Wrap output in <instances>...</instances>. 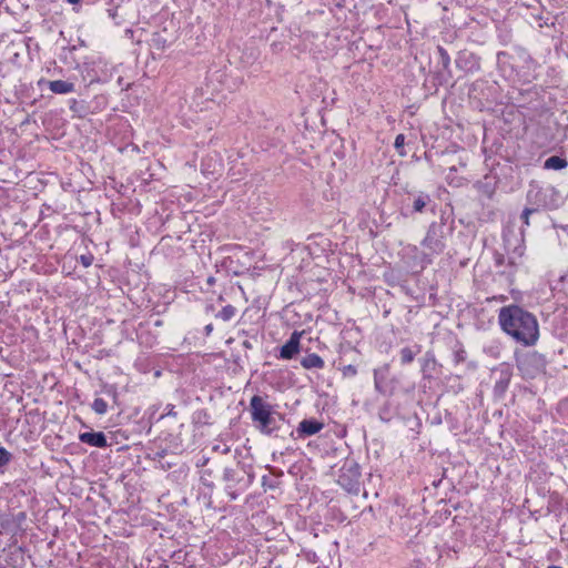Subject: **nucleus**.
Returning <instances> with one entry per match:
<instances>
[{"instance_id": "obj_20", "label": "nucleus", "mask_w": 568, "mask_h": 568, "mask_svg": "<svg viewBox=\"0 0 568 568\" xmlns=\"http://www.w3.org/2000/svg\"><path fill=\"white\" fill-rule=\"evenodd\" d=\"M425 205H426V202H425V200L422 196L415 199V201H414V210L416 212H420L425 207Z\"/></svg>"}, {"instance_id": "obj_2", "label": "nucleus", "mask_w": 568, "mask_h": 568, "mask_svg": "<svg viewBox=\"0 0 568 568\" xmlns=\"http://www.w3.org/2000/svg\"><path fill=\"white\" fill-rule=\"evenodd\" d=\"M445 227L443 224L432 223L427 230L426 236L422 241V252L419 256V266L425 268L430 264L435 256L442 254L446 247Z\"/></svg>"}, {"instance_id": "obj_6", "label": "nucleus", "mask_w": 568, "mask_h": 568, "mask_svg": "<svg viewBox=\"0 0 568 568\" xmlns=\"http://www.w3.org/2000/svg\"><path fill=\"white\" fill-rule=\"evenodd\" d=\"M82 72L84 81H88L89 84L94 82H108L111 79L106 63L102 60L85 64Z\"/></svg>"}, {"instance_id": "obj_21", "label": "nucleus", "mask_w": 568, "mask_h": 568, "mask_svg": "<svg viewBox=\"0 0 568 568\" xmlns=\"http://www.w3.org/2000/svg\"><path fill=\"white\" fill-rule=\"evenodd\" d=\"M534 212V210L526 207L521 213V220L526 226L529 225V216Z\"/></svg>"}, {"instance_id": "obj_29", "label": "nucleus", "mask_w": 568, "mask_h": 568, "mask_svg": "<svg viewBox=\"0 0 568 568\" xmlns=\"http://www.w3.org/2000/svg\"><path fill=\"white\" fill-rule=\"evenodd\" d=\"M67 2L71 3V0H67Z\"/></svg>"}, {"instance_id": "obj_12", "label": "nucleus", "mask_w": 568, "mask_h": 568, "mask_svg": "<svg viewBox=\"0 0 568 568\" xmlns=\"http://www.w3.org/2000/svg\"><path fill=\"white\" fill-rule=\"evenodd\" d=\"M49 88L53 93L64 94L71 92V83L62 80H54L49 82Z\"/></svg>"}, {"instance_id": "obj_23", "label": "nucleus", "mask_w": 568, "mask_h": 568, "mask_svg": "<svg viewBox=\"0 0 568 568\" xmlns=\"http://www.w3.org/2000/svg\"><path fill=\"white\" fill-rule=\"evenodd\" d=\"M235 471L232 468H225L223 473V478L226 481H231L234 479Z\"/></svg>"}, {"instance_id": "obj_19", "label": "nucleus", "mask_w": 568, "mask_h": 568, "mask_svg": "<svg viewBox=\"0 0 568 568\" xmlns=\"http://www.w3.org/2000/svg\"><path fill=\"white\" fill-rule=\"evenodd\" d=\"M436 365V361L433 356L427 355L424 359L423 364V372H426L427 369L434 368Z\"/></svg>"}, {"instance_id": "obj_28", "label": "nucleus", "mask_w": 568, "mask_h": 568, "mask_svg": "<svg viewBox=\"0 0 568 568\" xmlns=\"http://www.w3.org/2000/svg\"><path fill=\"white\" fill-rule=\"evenodd\" d=\"M78 1H79V0H73V6H74L75 3H78Z\"/></svg>"}, {"instance_id": "obj_5", "label": "nucleus", "mask_w": 568, "mask_h": 568, "mask_svg": "<svg viewBox=\"0 0 568 568\" xmlns=\"http://www.w3.org/2000/svg\"><path fill=\"white\" fill-rule=\"evenodd\" d=\"M44 125L53 140H60L67 136L69 121L62 110L50 111L45 115Z\"/></svg>"}, {"instance_id": "obj_4", "label": "nucleus", "mask_w": 568, "mask_h": 568, "mask_svg": "<svg viewBox=\"0 0 568 568\" xmlns=\"http://www.w3.org/2000/svg\"><path fill=\"white\" fill-rule=\"evenodd\" d=\"M30 556L17 544H11L0 551V568H26Z\"/></svg>"}, {"instance_id": "obj_15", "label": "nucleus", "mask_w": 568, "mask_h": 568, "mask_svg": "<svg viewBox=\"0 0 568 568\" xmlns=\"http://www.w3.org/2000/svg\"><path fill=\"white\" fill-rule=\"evenodd\" d=\"M419 352V348L417 351H413L409 347H404L400 349V361L402 364H409L414 361L416 354Z\"/></svg>"}, {"instance_id": "obj_8", "label": "nucleus", "mask_w": 568, "mask_h": 568, "mask_svg": "<svg viewBox=\"0 0 568 568\" xmlns=\"http://www.w3.org/2000/svg\"><path fill=\"white\" fill-rule=\"evenodd\" d=\"M79 439L92 447L104 448L108 446L106 437L102 432H87L79 435Z\"/></svg>"}, {"instance_id": "obj_3", "label": "nucleus", "mask_w": 568, "mask_h": 568, "mask_svg": "<svg viewBox=\"0 0 568 568\" xmlns=\"http://www.w3.org/2000/svg\"><path fill=\"white\" fill-rule=\"evenodd\" d=\"M250 412L252 420L256 424L257 429L263 434H271L274 422V418L272 417V406L262 397L255 395L250 400Z\"/></svg>"}, {"instance_id": "obj_22", "label": "nucleus", "mask_w": 568, "mask_h": 568, "mask_svg": "<svg viewBox=\"0 0 568 568\" xmlns=\"http://www.w3.org/2000/svg\"><path fill=\"white\" fill-rule=\"evenodd\" d=\"M57 486H58V489H59L60 491H62V490H64V489H65V490H68V486H69V480H68V478H67V477H61V478L58 480Z\"/></svg>"}, {"instance_id": "obj_9", "label": "nucleus", "mask_w": 568, "mask_h": 568, "mask_svg": "<svg viewBox=\"0 0 568 568\" xmlns=\"http://www.w3.org/2000/svg\"><path fill=\"white\" fill-rule=\"evenodd\" d=\"M323 424L315 419H303L297 428L300 435L312 436L321 432Z\"/></svg>"}, {"instance_id": "obj_13", "label": "nucleus", "mask_w": 568, "mask_h": 568, "mask_svg": "<svg viewBox=\"0 0 568 568\" xmlns=\"http://www.w3.org/2000/svg\"><path fill=\"white\" fill-rule=\"evenodd\" d=\"M235 314L236 308L232 305H226L216 314V317L224 322H229L235 316Z\"/></svg>"}, {"instance_id": "obj_16", "label": "nucleus", "mask_w": 568, "mask_h": 568, "mask_svg": "<svg viewBox=\"0 0 568 568\" xmlns=\"http://www.w3.org/2000/svg\"><path fill=\"white\" fill-rule=\"evenodd\" d=\"M92 409L98 415H104L108 412V403L103 398H95L92 403Z\"/></svg>"}, {"instance_id": "obj_24", "label": "nucleus", "mask_w": 568, "mask_h": 568, "mask_svg": "<svg viewBox=\"0 0 568 568\" xmlns=\"http://www.w3.org/2000/svg\"><path fill=\"white\" fill-rule=\"evenodd\" d=\"M80 261L83 266L88 267L92 264L93 257L92 255H81Z\"/></svg>"}, {"instance_id": "obj_27", "label": "nucleus", "mask_w": 568, "mask_h": 568, "mask_svg": "<svg viewBox=\"0 0 568 568\" xmlns=\"http://www.w3.org/2000/svg\"><path fill=\"white\" fill-rule=\"evenodd\" d=\"M548 568H561L559 566H549Z\"/></svg>"}, {"instance_id": "obj_10", "label": "nucleus", "mask_w": 568, "mask_h": 568, "mask_svg": "<svg viewBox=\"0 0 568 568\" xmlns=\"http://www.w3.org/2000/svg\"><path fill=\"white\" fill-rule=\"evenodd\" d=\"M301 365L305 369H313V368L322 369L324 367L325 363L320 355L312 353L302 358Z\"/></svg>"}, {"instance_id": "obj_26", "label": "nucleus", "mask_w": 568, "mask_h": 568, "mask_svg": "<svg viewBox=\"0 0 568 568\" xmlns=\"http://www.w3.org/2000/svg\"><path fill=\"white\" fill-rule=\"evenodd\" d=\"M212 329H213L212 324H209V325L205 326L206 334H210L212 332Z\"/></svg>"}, {"instance_id": "obj_18", "label": "nucleus", "mask_w": 568, "mask_h": 568, "mask_svg": "<svg viewBox=\"0 0 568 568\" xmlns=\"http://www.w3.org/2000/svg\"><path fill=\"white\" fill-rule=\"evenodd\" d=\"M12 459V454L0 446V467L7 466Z\"/></svg>"}, {"instance_id": "obj_25", "label": "nucleus", "mask_w": 568, "mask_h": 568, "mask_svg": "<svg viewBox=\"0 0 568 568\" xmlns=\"http://www.w3.org/2000/svg\"><path fill=\"white\" fill-rule=\"evenodd\" d=\"M439 52L445 60V64H447L449 62V58H448L446 51L443 48H439Z\"/></svg>"}, {"instance_id": "obj_14", "label": "nucleus", "mask_w": 568, "mask_h": 568, "mask_svg": "<svg viewBox=\"0 0 568 568\" xmlns=\"http://www.w3.org/2000/svg\"><path fill=\"white\" fill-rule=\"evenodd\" d=\"M388 373V365H384L381 368H376L374 371V382L376 389L381 390L382 382L385 379L386 375Z\"/></svg>"}, {"instance_id": "obj_7", "label": "nucleus", "mask_w": 568, "mask_h": 568, "mask_svg": "<svg viewBox=\"0 0 568 568\" xmlns=\"http://www.w3.org/2000/svg\"><path fill=\"white\" fill-rule=\"evenodd\" d=\"M303 333L294 331L288 341L281 347L280 358L291 359L300 353L301 338Z\"/></svg>"}, {"instance_id": "obj_11", "label": "nucleus", "mask_w": 568, "mask_h": 568, "mask_svg": "<svg viewBox=\"0 0 568 568\" xmlns=\"http://www.w3.org/2000/svg\"><path fill=\"white\" fill-rule=\"evenodd\" d=\"M567 166L568 161L557 155L548 158L544 163V168L546 170H562L566 169Z\"/></svg>"}, {"instance_id": "obj_17", "label": "nucleus", "mask_w": 568, "mask_h": 568, "mask_svg": "<svg viewBox=\"0 0 568 568\" xmlns=\"http://www.w3.org/2000/svg\"><path fill=\"white\" fill-rule=\"evenodd\" d=\"M404 144H405V135L404 134H398L395 138L394 146H395L396 151L398 152V154L400 156H405L406 155V151L404 149Z\"/></svg>"}, {"instance_id": "obj_1", "label": "nucleus", "mask_w": 568, "mask_h": 568, "mask_svg": "<svg viewBox=\"0 0 568 568\" xmlns=\"http://www.w3.org/2000/svg\"><path fill=\"white\" fill-rule=\"evenodd\" d=\"M498 321L501 329L524 346L535 345L539 338L536 317L517 305L501 307Z\"/></svg>"}]
</instances>
